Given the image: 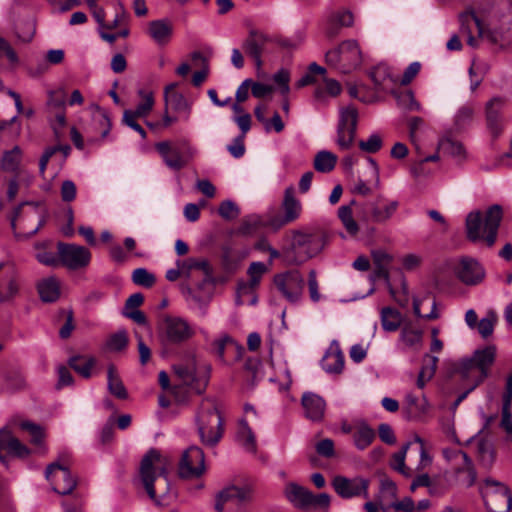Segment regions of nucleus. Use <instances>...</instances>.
Masks as SVG:
<instances>
[{
    "instance_id": "obj_1",
    "label": "nucleus",
    "mask_w": 512,
    "mask_h": 512,
    "mask_svg": "<svg viewBox=\"0 0 512 512\" xmlns=\"http://www.w3.org/2000/svg\"><path fill=\"white\" fill-rule=\"evenodd\" d=\"M140 481L150 499L160 504L158 499L169 491L166 459L157 449H150L142 458L139 467Z\"/></svg>"
},
{
    "instance_id": "obj_2",
    "label": "nucleus",
    "mask_w": 512,
    "mask_h": 512,
    "mask_svg": "<svg viewBox=\"0 0 512 512\" xmlns=\"http://www.w3.org/2000/svg\"><path fill=\"white\" fill-rule=\"evenodd\" d=\"M502 218L503 209L499 204L489 206L484 215L479 210L471 211L465 221L467 238L472 242L485 240L488 246H492Z\"/></svg>"
},
{
    "instance_id": "obj_3",
    "label": "nucleus",
    "mask_w": 512,
    "mask_h": 512,
    "mask_svg": "<svg viewBox=\"0 0 512 512\" xmlns=\"http://www.w3.org/2000/svg\"><path fill=\"white\" fill-rule=\"evenodd\" d=\"M194 421L201 442L210 447L217 445L224 433V420L217 402L204 398L196 410Z\"/></svg>"
},
{
    "instance_id": "obj_4",
    "label": "nucleus",
    "mask_w": 512,
    "mask_h": 512,
    "mask_svg": "<svg viewBox=\"0 0 512 512\" xmlns=\"http://www.w3.org/2000/svg\"><path fill=\"white\" fill-rule=\"evenodd\" d=\"M46 223V213L36 202H24L14 211L11 228L17 238L34 236Z\"/></svg>"
},
{
    "instance_id": "obj_5",
    "label": "nucleus",
    "mask_w": 512,
    "mask_h": 512,
    "mask_svg": "<svg viewBox=\"0 0 512 512\" xmlns=\"http://www.w3.org/2000/svg\"><path fill=\"white\" fill-rule=\"evenodd\" d=\"M326 245V237L320 232L306 233L299 230L291 232V244L288 257L291 262L301 264L318 255Z\"/></svg>"
},
{
    "instance_id": "obj_6",
    "label": "nucleus",
    "mask_w": 512,
    "mask_h": 512,
    "mask_svg": "<svg viewBox=\"0 0 512 512\" xmlns=\"http://www.w3.org/2000/svg\"><path fill=\"white\" fill-rule=\"evenodd\" d=\"M173 371L183 384L189 385L190 389L197 394H202L205 391L209 380L210 366L198 365L194 354H189L179 363L174 364Z\"/></svg>"
},
{
    "instance_id": "obj_7",
    "label": "nucleus",
    "mask_w": 512,
    "mask_h": 512,
    "mask_svg": "<svg viewBox=\"0 0 512 512\" xmlns=\"http://www.w3.org/2000/svg\"><path fill=\"white\" fill-rule=\"evenodd\" d=\"M194 335L195 330L190 323L179 316H165L158 327V339L166 349L181 346Z\"/></svg>"
},
{
    "instance_id": "obj_8",
    "label": "nucleus",
    "mask_w": 512,
    "mask_h": 512,
    "mask_svg": "<svg viewBox=\"0 0 512 512\" xmlns=\"http://www.w3.org/2000/svg\"><path fill=\"white\" fill-rule=\"evenodd\" d=\"M496 357L495 346H487L476 350L471 358L463 359L458 366V372L463 378L473 377L475 389L488 376L490 366L494 363Z\"/></svg>"
},
{
    "instance_id": "obj_9",
    "label": "nucleus",
    "mask_w": 512,
    "mask_h": 512,
    "mask_svg": "<svg viewBox=\"0 0 512 512\" xmlns=\"http://www.w3.org/2000/svg\"><path fill=\"white\" fill-rule=\"evenodd\" d=\"M488 512H509L512 508V494L502 482L487 478L480 487Z\"/></svg>"
},
{
    "instance_id": "obj_10",
    "label": "nucleus",
    "mask_w": 512,
    "mask_h": 512,
    "mask_svg": "<svg viewBox=\"0 0 512 512\" xmlns=\"http://www.w3.org/2000/svg\"><path fill=\"white\" fill-rule=\"evenodd\" d=\"M155 149L160 154L167 167L179 171L195 156L197 150L188 141L173 144L170 141H162L155 144Z\"/></svg>"
},
{
    "instance_id": "obj_11",
    "label": "nucleus",
    "mask_w": 512,
    "mask_h": 512,
    "mask_svg": "<svg viewBox=\"0 0 512 512\" xmlns=\"http://www.w3.org/2000/svg\"><path fill=\"white\" fill-rule=\"evenodd\" d=\"M286 499L297 509L310 510L317 507L327 508L330 504V496L326 493L314 495L305 487L290 482L284 488Z\"/></svg>"
},
{
    "instance_id": "obj_12",
    "label": "nucleus",
    "mask_w": 512,
    "mask_h": 512,
    "mask_svg": "<svg viewBox=\"0 0 512 512\" xmlns=\"http://www.w3.org/2000/svg\"><path fill=\"white\" fill-rule=\"evenodd\" d=\"M326 62L339 67L343 72H350L361 63V50L355 40H346L337 48L325 54Z\"/></svg>"
},
{
    "instance_id": "obj_13",
    "label": "nucleus",
    "mask_w": 512,
    "mask_h": 512,
    "mask_svg": "<svg viewBox=\"0 0 512 512\" xmlns=\"http://www.w3.org/2000/svg\"><path fill=\"white\" fill-rule=\"evenodd\" d=\"M358 111L353 105L341 107L337 126L336 143L342 150L349 149L356 136Z\"/></svg>"
},
{
    "instance_id": "obj_14",
    "label": "nucleus",
    "mask_w": 512,
    "mask_h": 512,
    "mask_svg": "<svg viewBox=\"0 0 512 512\" xmlns=\"http://www.w3.org/2000/svg\"><path fill=\"white\" fill-rule=\"evenodd\" d=\"M60 265L69 270H79L87 267L91 261V252L84 246L74 243H57Z\"/></svg>"
},
{
    "instance_id": "obj_15",
    "label": "nucleus",
    "mask_w": 512,
    "mask_h": 512,
    "mask_svg": "<svg viewBox=\"0 0 512 512\" xmlns=\"http://www.w3.org/2000/svg\"><path fill=\"white\" fill-rule=\"evenodd\" d=\"M369 484L370 481L361 476L348 478L345 476L337 475L332 480V487L343 499H351L356 497H369Z\"/></svg>"
},
{
    "instance_id": "obj_16",
    "label": "nucleus",
    "mask_w": 512,
    "mask_h": 512,
    "mask_svg": "<svg viewBox=\"0 0 512 512\" xmlns=\"http://www.w3.org/2000/svg\"><path fill=\"white\" fill-rule=\"evenodd\" d=\"M45 477L50 482L53 491L60 495L71 494L77 485V480L70 470L58 462L47 466Z\"/></svg>"
},
{
    "instance_id": "obj_17",
    "label": "nucleus",
    "mask_w": 512,
    "mask_h": 512,
    "mask_svg": "<svg viewBox=\"0 0 512 512\" xmlns=\"http://www.w3.org/2000/svg\"><path fill=\"white\" fill-rule=\"evenodd\" d=\"M205 471V456L201 448L190 446L181 457L179 475L182 478L192 479L200 477Z\"/></svg>"
},
{
    "instance_id": "obj_18",
    "label": "nucleus",
    "mask_w": 512,
    "mask_h": 512,
    "mask_svg": "<svg viewBox=\"0 0 512 512\" xmlns=\"http://www.w3.org/2000/svg\"><path fill=\"white\" fill-rule=\"evenodd\" d=\"M274 283L281 294L290 302H297L303 291L304 278L297 270L278 274Z\"/></svg>"
},
{
    "instance_id": "obj_19",
    "label": "nucleus",
    "mask_w": 512,
    "mask_h": 512,
    "mask_svg": "<svg viewBox=\"0 0 512 512\" xmlns=\"http://www.w3.org/2000/svg\"><path fill=\"white\" fill-rule=\"evenodd\" d=\"M505 103V98L495 96L491 98L485 105L486 125L494 137H498L504 130L505 124L502 110L505 106Z\"/></svg>"
},
{
    "instance_id": "obj_20",
    "label": "nucleus",
    "mask_w": 512,
    "mask_h": 512,
    "mask_svg": "<svg viewBox=\"0 0 512 512\" xmlns=\"http://www.w3.org/2000/svg\"><path fill=\"white\" fill-rule=\"evenodd\" d=\"M459 280L466 285H477L485 278L483 266L473 258H462L455 268Z\"/></svg>"
},
{
    "instance_id": "obj_21",
    "label": "nucleus",
    "mask_w": 512,
    "mask_h": 512,
    "mask_svg": "<svg viewBox=\"0 0 512 512\" xmlns=\"http://www.w3.org/2000/svg\"><path fill=\"white\" fill-rule=\"evenodd\" d=\"M20 290L16 272L4 262H0V303L12 301Z\"/></svg>"
},
{
    "instance_id": "obj_22",
    "label": "nucleus",
    "mask_w": 512,
    "mask_h": 512,
    "mask_svg": "<svg viewBox=\"0 0 512 512\" xmlns=\"http://www.w3.org/2000/svg\"><path fill=\"white\" fill-rule=\"evenodd\" d=\"M270 41L267 34L257 29H251L243 42L244 51L254 60L258 68L262 65V54L265 45Z\"/></svg>"
},
{
    "instance_id": "obj_23",
    "label": "nucleus",
    "mask_w": 512,
    "mask_h": 512,
    "mask_svg": "<svg viewBox=\"0 0 512 512\" xmlns=\"http://www.w3.org/2000/svg\"><path fill=\"white\" fill-rule=\"evenodd\" d=\"M2 452L18 458H25L30 453L29 449L12 435L7 426L0 429V460L4 462L5 457L2 456Z\"/></svg>"
},
{
    "instance_id": "obj_24",
    "label": "nucleus",
    "mask_w": 512,
    "mask_h": 512,
    "mask_svg": "<svg viewBox=\"0 0 512 512\" xmlns=\"http://www.w3.org/2000/svg\"><path fill=\"white\" fill-rule=\"evenodd\" d=\"M2 452L18 458H25L30 453L29 449L12 435L7 426L0 429V460L4 462L5 457L2 456Z\"/></svg>"
},
{
    "instance_id": "obj_25",
    "label": "nucleus",
    "mask_w": 512,
    "mask_h": 512,
    "mask_svg": "<svg viewBox=\"0 0 512 512\" xmlns=\"http://www.w3.org/2000/svg\"><path fill=\"white\" fill-rule=\"evenodd\" d=\"M250 499V491L238 486H229L221 490L216 496L215 510L223 512L224 505L231 503L240 506Z\"/></svg>"
},
{
    "instance_id": "obj_26",
    "label": "nucleus",
    "mask_w": 512,
    "mask_h": 512,
    "mask_svg": "<svg viewBox=\"0 0 512 512\" xmlns=\"http://www.w3.org/2000/svg\"><path fill=\"white\" fill-rule=\"evenodd\" d=\"M304 415L313 422H320L324 418L326 410L325 400L313 392H305L301 398Z\"/></svg>"
},
{
    "instance_id": "obj_27",
    "label": "nucleus",
    "mask_w": 512,
    "mask_h": 512,
    "mask_svg": "<svg viewBox=\"0 0 512 512\" xmlns=\"http://www.w3.org/2000/svg\"><path fill=\"white\" fill-rule=\"evenodd\" d=\"M267 267L262 262H253L250 264L247 274L249 276V281L246 283H241L238 286V298L236 300L237 304L240 305L243 303L241 297L245 294L253 293L256 287L259 285L260 280L264 273L266 272Z\"/></svg>"
},
{
    "instance_id": "obj_28",
    "label": "nucleus",
    "mask_w": 512,
    "mask_h": 512,
    "mask_svg": "<svg viewBox=\"0 0 512 512\" xmlns=\"http://www.w3.org/2000/svg\"><path fill=\"white\" fill-rule=\"evenodd\" d=\"M322 368L329 374H340L344 368V354L339 344L333 341L321 361Z\"/></svg>"
},
{
    "instance_id": "obj_29",
    "label": "nucleus",
    "mask_w": 512,
    "mask_h": 512,
    "mask_svg": "<svg viewBox=\"0 0 512 512\" xmlns=\"http://www.w3.org/2000/svg\"><path fill=\"white\" fill-rule=\"evenodd\" d=\"M283 210V217L286 222L296 221L302 212V205L299 199L295 196V190L292 186H289L284 191V197L281 203Z\"/></svg>"
},
{
    "instance_id": "obj_30",
    "label": "nucleus",
    "mask_w": 512,
    "mask_h": 512,
    "mask_svg": "<svg viewBox=\"0 0 512 512\" xmlns=\"http://www.w3.org/2000/svg\"><path fill=\"white\" fill-rule=\"evenodd\" d=\"M37 291L40 299L45 303L56 302L61 295L60 281L55 276H49L38 281Z\"/></svg>"
},
{
    "instance_id": "obj_31",
    "label": "nucleus",
    "mask_w": 512,
    "mask_h": 512,
    "mask_svg": "<svg viewBox=\"0 0 512 512\" xmlns=\"http://www.w3.org/2000/svg\"><path fill=\"white\" fill-rule=\"evenodd\" d=\"M173 27L169 21L160 19L149 23L148 33L155 43L164 46L172 36Z\"/></svg>"
},
{
    "instance_id": "obj_32",
    "label": "nucleus",
    "mask_w": 512,
    "mask_h": 512,
    "mask_svg": "<svg viewBox=\"0 0 512 512\" xmlns=\"http://www.w3.org/2000/svg\"><path fill=\"white\" fill-rule=\"evenodd\" d=\"M480 38H485L492 44L501 47L509 46L512 44V22L495 29L484 27V35Z\"/></svg>"
},
{
    "instance_id": "obj_33",
    "label": "nucleus",
    "mask_w": 512,
    "mask_h": 512,
    "mask_svg": "<svg viewBox=\"0 0 512 512\" xmlns=\"http://www.w3.org/2000/svg\"><path fill=\"white\" fill-rule=\"evenodd\" d=\"M369 206L372 221L385 223L396 213L399 202L393 200L385 203L383 206H380L377 202H372Z\"/></svg>"
},
{
    "instance_id": "obj_34",
    "label": "nucleus",
    "mask_w": 512,
    "mask_h": 512,
    "mask_svg": "<svg viewBox=\"0 0 512 512\" xmlns=\"http://www.w3.org/2000/svg\"><path fill=\"white\" fill-rule=\"evenodd\" d=\"M375 431L367 423H359L353 432L354 445L359 450H364L371 445L375 439Z\"/></svg>"
},
{
    "instance_id": "obj_35",
    "label": "nucleus",
    "mask_w": 512,
    "mask_h": 512,
    "mask_svg": "<svg viewBox=\"0 0 512 512\" xmlns=\"http://www.w3.org/2000/svg\"><path fill=\"white\" fill-rule=\"evenodd\" d=\"M107 389L118 399L128 398V392L114 365H110L107 369Z\"/></svg>"
},
{
    "instance_id": "obj_36",
    "label": "nucleus",
    "mask_w": 512,
    "mask_h": 512,
    "mask_svg": "<svg viewBox=\"0 0 512 512\" xmlns=\"http://www.w3.org/2000/svg\"><path fill=\"white\" fill-rule=\"evenodd\" d=\"M236 440L246 451L251 453L256 451L255 435L245 419L239 421Z\"/></svg>"
},
{
    "instance_id": "obj_37",
    "label": "nucleus",
    "mask_w": 512,
    "mask_h": 512,
    "mask_svg": "<svg viewBox=\"0 0 512 512\" xmlns=\"http://www.w3.org/2000/svg\"><path fill=\"white\" fill-rule=\"evenodd\" d=\"M456 456H460L462 459V465L457 468V473L464 475L462 478V482L467 486L471 487L477 478V473L474 468L473 462L471 458L467 455V453L463 451H458L454 453Z\"/></svg>"
},
{
    "instance_id": "obj_38",
    "label": "nucleus",
    "mask_w": 512,
    "mask_h": 512,
    "mask_svg": "<svg viewBox=\"0 0 512 512\" xmlns=\"http://www.w3.org/2000/svg\"><path fill=\"white\" fill-rule=\"evenodd\" d=\"M423 332L420 329L405 326L400 333V342L404 349L418 351L422 345Z\"/></svg>"
},
{
    "instance_id": "obj_39",
    "label": "nucleus",
    "mask_w": 512,
    "mask_h": 512,
    "mask_svg": "<svg viewBox=\"0 0 512 512\" xmlns=\"http://www.w3.org/2000/svg\"><path fill=\"white\" fill-rule=\"evenodd\" d=\"M380 319L382 328L387 332H394L398 330L402 323L401 313L391 307H384L381 309Z\"/></svg>"
},
{
    "instance_id": "obj_40",
    "label": "nucleus",
    "mask_w": 512,
    "mask_h": 512,
    "mask_svg": "<svg viewBox=\"0 0 512 512\" xmlns=\"http://www.w3.org/2000/svg\"><path fill=\"white\" fill-rule=\"evenodd\" d=\"M22 150L19 146H14L11 150L5 151L0 161L3 171L17 172L22 160Z\"/></svg>"
},
{
    "instance_id": "obj_41",
    "label": "nucleus",
    "mask_w": 512,
    "mask_h": 512,
    "mask_svg": "<svg viewBox=\"0 0 512 512\" xmlns=\"http://www.w3.org/2000/svg\"><path fill=\"white\" fill-rule=\"evenodd\" d=\"M96 364V359L92 356H73L69 359L70 367L84 378L91 377V371Z\"/></svg>"
},
{
    "instance_id": "obj_42",
    "label": "nucleus",
    "mask_w": 512,
    "mask_h": 512,
    "mask_svg": "<svg viewBox=\"0 0 512 512\" xmlns=\"http://www.w3.org/2000/svg\"><path fill=\"white\" fill-rule=\"evenodd\" d=\"M460 31L465 35H472L471 24H475L478 36L484 35V26L479 17L473 11H466L459 15Z\"/></svg>"
},
{
    "instance_id": "obj_43",
    "label": "nucleus",
    "mask_w": 512,
    "mask_h": 512,
    "mask_svg": "<svg viewBox=\"0 0 512 512\" xmlns=\"http://www.w3.org/2000/svg\"><path fill=\"white\" fill-rule=\"evenodd\" d=\"M337 163V156L327 150L319 151L314 158V168L316 171L321 173L331 172Z\"/></svg>"
},
{
    "instance_id": "obj_44",
    "label": "nucleus",
    "mask_w": 512,
    "mask_h": 512,
    "mask_svg": "<svg viewBox=\"0 0 512 512\" xmlns=\"http://www.w3.org/2000/svg\"><path fill=\"white\" fill-rule=\"evenodd\" d=\"M34 248L36 250L35 258L39 263L53 268L60 266V256L58 252L55 253L47 250L45 243H37Z\"/></svg>"
},
{
    "instance_id": "obj_45",
    "label": "nucleus",
    "mask_w": 512,
    "mask_h": 512,
    "mask_svg": "<svg viewBox=\"0 0 512 512\" xmlns=\"http://www.w3.org/2000/svg\"><path fill=\"white\" fill-rule=\"evenodd\" d=\"M139 95L142 97V102L139 103L135 109H128L124 112H130L136 118H145L152 111L154 106V96L152 92H146L144 90L139 91Z\"/></svg>"
},
{
    "instance_id": "obj_46",
    "label": "nucleus",
    "mask_w": 512,
    "mask_h": 512,
    "mask_svg": "<svg viewBox=\"0 0 512 512\" xmlns=\"http://www.w3.org/2000/svg\"><path fill=\"white\" fill-rule=\"evenodd\" d=\"M165 103L166 106L171 105L173 110L185 113V120L189 119L191 104L181 93L172 92L170 95H166Z\"/></svg>"
},
{
    "instance_id": "obj_47",
    "label": "nucleus",
    "mask_w": 512,
    "mask_h": 512,
    "mask_svg": "<svg viewBox=\"0 0 512 512\" xmlns=\"http://www.w3.org/2000/svg\"><path fill=\"white\" fill-rule=\"evenodd\" d=\"M338 217L341 220L346 231L351 235H357L359 226L355 221L352 213L351 205H343L338 209Z\"/></svg>"
},
{
    "instance_id": "obj_48",
    "label": "nucleus",
    "mask_w": 512,
    "mask_h": 512,
    "mask_svg": "<svg viewBox=\"0 0 512 512\" xmlns=\"http://www.w3.org/2000/svg\"><path fill=\"white\" fill-rule=\"evenodd\" d=\"M94 124L99 129L101 139H105L111 130V121L105 110L100 106H95V113L93 114Z\"/></svg>"
},
{
    "instance_id": "obj_49",
    "label": "nucleus",
    "mask_w": 512,
    "mask_h": 512,
    "mask_svg": "<svg viewBox=\"0 0 512 512\" xmlns=\"http://www.w3.org/2000/svg\"><path fill=\"white\" fill-rule=\"evenodd\" d=\"M370 76L376 86L385 88L387 82H395L390 68L385 64L377 65L370 72Z\"/></svg>"
},
{
    "instance_id": "obj_50",
    "label": "nucleus",
    "mask_w": 512,
    "mask_h": 512,
    "mask_svg": "<svg viewBox=\"0 0 512 512\" xmlns=\"http://www.w3.org/2000/svg\"><path fill=\"white\" fill-rule=\"evenodd\" d=\"M326 73V69L316 62H312L308 66V72L304 74L297 82V87L302 88L307 85L314 84L316 82L315 75L324 76Z\"/></svg>"
},
{
    "instance_id": "obj_51",
    "label": "nucleus",
    "mask_w": 512,
    "mask_h": 512,
    "mask_svg": "<svg viewBox=\"0 0 512 512\" xmlns=\"http://www.w3.org/2000/svg\"><path fill=\"white\" fill-rule=\"evenodd\" d=\"M127 344L128 335L124 329L112 334L106 342V346L110 351H121L126 348Z\"/></svg>"
},
{
    "instance_id": "obj_52",
    "label": "nucleus",
    "mask_w": 512,
    "mask_h": 512,
    "mask_svg": "<svg viewBox=\"0 0 512 512\" xmlns=\"http://www.w3.org/2000/svg\"><path fill=\"white\" fill-rule=\"evenodd\" d=\"M440 147L445 153L458 160H463L465 158V149L458 141L446 139L441 142Z\"/></svg>"
},
{
    "instance_id": "obj_53",
    "label": "nucleus",
    "mask_w": 512,
    "mask_h": 512,
    "mask_svg": "<svg viewBox=\"0 0 512 512\" xmlns=\"http://www.w3.org/2000/svg\"><path fill=\"white\" fill-rule=\"evenodd\" d=\"M409 446H410V443H407L406 445L403 446V448L399 452L395 453L393 455V460H392V464H391V466L394 470L400 472L405 477L411 476L409 469L405 465V457H406V453H407Z\"/></svg>"
},
{
    "instance_id": "obj_54",
    "label": "nucleus",
    "mask_w": 512,
    "mask_h": 512,
    "mask_svg": "<svg viewBox=\"0 0 512 512\" xmlns=\"http://www.w3.org/2000/svg\"><path fill=\"white\" fill-rule=\"evenodd\" d=\"M155 276L145 268H137L132 272V281L139 286L149 288L155 283Z\"/></svg>"
},
{
    "instance_id": "obj_55",
    "label": "nucleus",
    "mask_w": 512,
    "mask_h": 512,
    "mask_svg": "<svg viewBox=\"0 0 512 512\" xmlns=\"http://www.w3.org/2000/svg\"><path fill=\"white\" fill-rule=\"evenodd\" d=\"M383 146L382 137L378 133L371 134L367 140L359 142V148L367 153L373 154L378 152Z\"/></svg>"
},
{
    "instance_id": "obj_56",
    "label": "nucleus",
    "mask_w": 512,
    "mask_h": 512,
    "mask_svg": "<svg viewBox=\"0 0 512 512\" xmlns=\"http://www.w3.org/2000/svg\"><path fill=\"white\" fill-rule=\"evenodd\" d=\"M262 226L261 217L258 215H250L243 219L238 232L242 235H251Z\"/></svg>"
},
{
    "instance_id": "obj_57",
    "label": "nucleus",
    "mask_w": 512,
    "mask_h": 512,
    "mask_svg": "<svg viewBox=\"0 0 512 512\" xmlns=\"http://www.w3.org/2000/svg\"><path fill=\"white\" fill-rule=\"evenodd\" d=\"M406 404L410 413L415 415L424 414L427 411L428 404L425 399L420 400L416 395L408 393L405 397Z\"/></svg>"
},
{
    "instance_id": "obj_58",
    "label": "nucleus",
    "mask_w": 512,
    "mask_h": 512,
    "mask_svg": "<svg viewBox=\"0 0 512 512\" xmlns=\"http://www.w3.org/2000/svg\"><path fill=\"white\" fill-rule=\"evenodd\" d=\"M397 103L400 107L411 110L419 111L420 104L415 100L414 94L407 90L396 95Z\"/></svg>"
},
{
    "instance_id": "obj_59",
    "label": "nucleus",
    "mask_w": 512,
    "mask_h": 512,
    "mask_svg": "<svg viewBox=\"0 0 512 512\" xmlns=\"http://www.w3.org/2000/svg\"><path fill=\"white\" fill-rule=\"evenodd\" d=\"M218 212L225 220L236 219L240 214L238 206L231 200L223 201L218 208Z\"/></svg>"
},
{
    "instance_id": "obj_60",
    "label": "nucleus",
    "mask_w": 512,
    "mask_h": 512,
    "mask_svg": "<svg viewBox=\"0 0 512 512\" xmlns=\"http://www.w3.org/2000/svg\"><path fill=\"white\" fill-rule=\"evenodd\" d=\"M51 128L53 129L55 138L59 140L63 135V129L66 126L65 111H57L54 113V118L50 120Z\"/></svg>"
},
{
    "instance_id": "obj_61",
    "label": "nucleus",
    "mask_w": 512,
    "mask_h": 512,
    "mask_svg": "<svg viewBox=\"0 0 512 512\" xmlns=\"http://www.w3.org/2000/svg\"><path fill=\"white\" fill-rule=\"evenodd\" d=\"M244 140L245 136L238 135L233 139L232 143L227 146V150L232 157L239 159L245 154L246 148Z\"/></svg>"
},
{
    "instance_id": "obj_62",
    "label": "nucleus",
    "mask_w": 512,
    "mask_h": 512,
    "mask_svg": "<svg viewBox=\"0 0 512 512\" xmlns=\"http://www.w3.org/2000/svg\"><path fill=\"white\" fill-rule=\"evenodd\" d=\"M273 80L275 83H277L280 86V92L282 95L287 96L290 87H289V80L290 75L289 72L285 69H280L273 75Z\"/></svg>"
},
{
    "instance_id": "obj_63",
    "label": "nucleus",
    "mask_w": 512,
    "mask_h": 512,
    "mask_svg": "<svg viewBox=\"0 0 512 512\" xmlns=\"http://www.w3.org/2000/svg\"><path fill=\"white\" fill-rule=\"evenodd\" d=\"M495 317L494 315H489L487 317L482 318L476 325V328L479 334L483 338L489 337L494 330Z\"/></svg>"
},
{
    "instance_id": "obj_64",
    "label": "nucleus",
    "mask_w": 512,
    "mask_h": 512,
    "mask_svg": "<svg viewBox=\"0 0 512 512\" xmlns=\"http://www.w3.org/2000/svg\"><path fill=\"white\" fill-rule=\"evenodd\" d=\"M500 426L506 432L508 441L512 442V408L502 407Z\"/></svg>"
}]
</instances>
